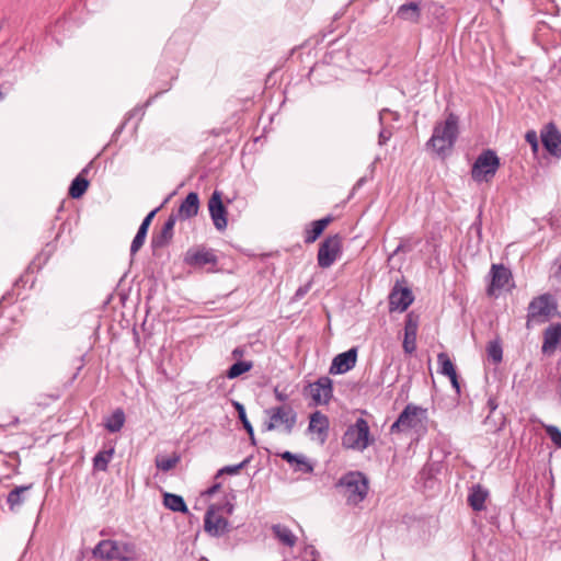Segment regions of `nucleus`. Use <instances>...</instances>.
<instances>
[{
  "instance_id": "nucleus-40",
  "label": "nucleus",
  "mask_w": 561,
  "mask_h": 561,
  "mask_svg": "<svg viewBox=\"0 0 561 561\" xmlns=\"http://www.w3.org/2000/svg\"><path fill=\"white\" fill-rule=\"evenodd\" d=\"M545 432L551 442L558 447L561 448V431L556 425H543Z\"/></svg>"
},
{
  "instance_id": "nucleus-22",
  "label": "nucleus",
  "mask_w": 561,
  "mask_h": 561,
  "mask_svg": "<svg viewBox=\"0 0 561 561\" xmlns=\"http://www.w3.org/2000/svg\"><path fill=\"white\" fill-rule=\"evenodd\" d=\"M329 425L328 416L320 411H314L310 415L308 431L317 433L320 442L323 444L329 434Z\"/></svg>"
},
{
  "instance_id": "nucleus-15",
  "label": "nucleus",
  "mask_w": 561,
  "mask_h": 561,
  "mask_svg": "<svg viewBox=\"0 0 561 561\" xmlns=\"http://www.w3.org/2000/svg\"><path fill=\"white\" fill-rule=\"evenodd\" d=\"M311 398L316 404H328L333 397V381L322 376L310 385Z\"/></svg>"
},
{
  "instance_id": "nucleus-8",
  "label": "nucleus",
  "mask_w": 561,
  "mask_h": 561,
  "mask_svg": "<svg viewBox=\"0 0 561 561\" xmlns=\"http://www.w3.org/2000/svg\"><path fill=\"white\" fill-rule=\"evenodd\" d=\"M499 168L500 159L495 151L491 149L483 150L472 165L471 178L476 182H488L495 175Z\"/></svg>"
},
{
  "instance_id": "nucleus-1",
  "label": "nucleus",
  "mask_w": 561,
  "mask_h": 561,
  "mask_svg": "<svg viewBox=\"0 0 561 561\" xmlns=\"http://www.w3.org/2000/svg\"><path fill=\"white\" fill-rule=\"evenodd\" d=\"M459 118L456 114L449 113L444 122H437L434 126L432 137L426 147L437 156L445 157L451 151L459 134Z\"/></svg>"
},
{
  "instance_id": "nucleus-45",
  "label": "nucleus",
  "mask_w": 561,
  "mask_h": 561,
  "mask_svg": "<svg viewBox=\"0 0 561 561\" xmlns=\"http://www.w3.org/2000/svg\"><path fill=\"white\" fill-rule=\"evenodd\" d=\"M312 284H313V280L310 279L308 283L300 286L294 295V300L302 299L307 295V293L311 289Z\"/></svg>"
},
{
  "instance_id": "nucleus-7",
  "label": "nucleus",
  "mask_w": 561,
  "mask_h": 561,
  "mask_svg": "<svg viewBox=\"0 0 561 561\" xmlns=\"http://www.w3.org/2000/svg\"><path fill=\"white\" fill-rule=\"evenodd\" d=\"M558 308L557 299L549 293L539 295L529 302L527 312V327L533 320L545 322L556 316Z\"/></svg>"
},
{
  "instance_id": "nucleus-11",
  "label": "nucleus",
  "mask_w": 561,
  "mask_h": 561,
  "mask_svg": "<svg viewBox=\"0 0 561 561\" xmlns=\"http://www.w3.org/2000/svg\"><path fill=\"white\" fill-rule=\"evenodd\" d=\"M208 210L215 228L224 231L228 225V211L222 203V194L219 191H214L208 201Z\"/></svg>"
},
{
  "instance_id": "nucleus-31",
  "label": "nucleus",
  "mask_w": 561,
  "mask_h": 561,
  "mask_svg": "<svg viewBox=\"0 0 561 561\" xmlns=\"http://www.w3.org/2000/svg\"><path fill=\"white\" fill-rule=\"evenodd\" d=\"M114 451H115L114 447H110L108 449L100 450L93 457V470L94 471H106L108 463L113 458Z\"/></svg>"
},
{
  "instance_id": "nucleus-3",
  "label": "nucleus",
  "mask_w": 561,
  "mask_h": 561,
  "mask_svg": "<svg viewBox=\"0 0 561 561\" xmlns=\"http://www.w3.org/2000/svg\"><path fill=\"white\" fill-rule=\"evenodd\" d=\"M335 486L342 491L348 504L357 505L368 493V479L360 471H350L340 478Z\"/></svg>"
},
{
  "instance_id": "nucleus-21",
  "label": "nucleus",
  "mask_w": 561,
  "mask_h": 561,
  "mask_svg": "<svg viewBox=\"0 0 561 561\" xmlns=\"http://www.w3.org/2000/svg\"><path fill=\"white\" fill-rule=\"evenodd\" d=\"M333 221V217L328 215L318 220L311 221L305 229V243L310 244L313 243L318 238H320L325 230V228Z\"/></svg>"
},
{
  "instance_id": "nucleus-55",
  "label": "nucleus",
  "mask_w": 561,
  "mask_h": 561,
  "mask_svg": "<svg viewBox=\"0 0 561 561\" xmlns=\"http://www.w3.org/2000/svg\"><path fill=\"white\" fill-rule=\"evenodd\" d=\"M386 112H389V110L383 108V110L379 113V121H380V123H382L383 113H386Z\"/></svg>"
},
{
  "instance_id": "nucleus-59",
  "label": "nucleus",
  "mask_w": 561,
  "mask_h": 561,
  "mask_svg": "<svg viewBox=\"0 0 561 561\" xmlns=\"http://www.w3.org/2000/svg\"><path fill=\"white\" fill-rule=\"evenodd\" d=\"M4 98V93L2 91H0V100H2Z\"/></svg>"
},
{
  "instance_id": "nucleus-10",
  "label": "nucleus",
  "mask_w": 561,
  "mask_h": 561,
  "mask_svg": "<svg viewBox=\"0 0 561 561\" xmlns=\"http://www.w3.org/2000/svg\"><path fill=\"white\" fill-rule=\"evenodd\" d=\"M343 238L340 233L328 236L320 244L318 250V265L321 268L330 267L337 256L342 253Z\"/></svg>"
},
{
  "instance_id": "nucleus-41",
  "label": "nucleus",
  "mask_w": 561,
  "mask_h": 561,
  "mask_svg": "<svg viewBox=\"0 0 561 561\" xmlns=\"http://www.w3.org/2000/svg\"><path fill=\"white\" fill-rule=\"evenodd\" d=\"M162 206H163V204L147 214V216L142 219V221H141L139 228H138V232L144 233V234L147 236L149 227H150V225L152 222V219L154 218L156 214L160 210V208Z\"/></svg>"
},
{
  "instance_id": "nucleus-16",
  "label": "nucleus",
  "mask_w": 561,
  "mask_h": 561,
  "mask_svg": "<svg viewBox=\"0 0 561 561\" xmlns=\"http://www.w3.org/2000/svg\"><path fill=\"white\" fill-rule=\"evenodd\" d=\"M541 142L551 156H561V133L554 123L550 122L545 126L541 131Z\"/></svg>"
},
{
  "instance_id": "nucleus-17",
  "label": "nucleus",
  "mask_w": 561,
  "mask_h": 561,
  "mask_svg": "<svg viewBox=\"0 0 561 561\" xmlns=\"http://www.w3.org/2000/svg\"><path fill=\"white\" fill-rule=\"evenodd\" d=\"M178 219H175V214L172 211L168 219L164 221L161 230L157 233H153L151 237V248L153 252L158 249H163L168 247L173 239V230Z\"/></svg>"
},
{
  "instance_id": "nucleus-37",
  "label": "nucleus",
  "mask_w": 561,
  "mask_h": 561,
  "mask_svg": "<svg viewBox=\"0 0 561 561\" xmlns=\"http://www.w3.org/2000/svg\"><path fill=\"white\" fill-rule=\"evenodd\" d=\"M252 460V456L247 457L244 460H242L238 465L233 466H225L221 469L217 471L216 478L222 476V474H237L239 473L243 468H245Z\"/></svg>"
},
{
  "instance_id": "nucleus-48",
  "label": "nucleus",
  "mask_w": 561,
  "mask_h": 561,
  "mask_svg": "<svg viewBox=\"0 0 561 561\" xmlns=\"http://www.w3.org/2000/svg\"><path fill=\"white\" fill-rule=\"evenodd\" d=\"M274 396L279 402H285L288 399V396L285 392L279 391L277 387L274 388Z\"/></svg>"
},
{
  "instance_id": "nucleus-60",
  "label": "nucleus",
  "mask_w": 561,
  "mask_h": 561,
  "mask_svg": "<svg viewBox=\"0 0 561 561\" xmlns=\"http://www.w3.org/2000/svg\"><path fill=\"white\" fill-rule=\"evenodd\" d=\"M556 316H558V317H560V318H561V311H558V310H557Z\"/></svg>"
},
{
  "instance_id": "nucleus-19",
  "label": "nucleus",
  "mask_w": 561,
  "mask_h": 561,
  "mask_svg": "<svg viewBox=\"0 0 561 561\" xmlns=\"http://www.w3.org/2000/svg\"><path fill=\"white\" fill-rule=\"evenodd\" d=\"M199 210V196L196 192H190L186 197L181 202L176 213L175 219L188 220L195 217Z\"/></svg>"
},
{
  "instance_id": "nucleus-42",
  "label": "nucleus",
  "mask_w": 561,
  "mask_h": 561,
  "mask_svg": "<svg viewBox=\"0 0 561 561\" xmlns=\"http://www.w3.org/2000/svg\"><path fill=\"white\" fill-rule=\"evenodd\" d=\"M402 347L407 354H413L416 350V335H410L404 333Z\"/></svg>"
},
{
  "instance_id": "nucleus-51",
  "label": "nucleus",
  "mask_w": 561,
  "mask_h": 561,
  "mask_svg": "<svg viewBox=\"0 0 561 561\" xmlns=\"http://www.w3.org/2000/svg\"><path fill=\"white\" fill-rule=\"evenodd\" d=\"M222 508L226 511L227 514H231L233 511V504L227 502L221 507H218L217 510Z\"/></svg>"
},
{
  "instance_id": "nucleus-34",
  "label": "nucleus",
  "mask_w": 561,
  "mask_h": 561,
  "mask_svg": "<svg viewBox=\"0 0 561 561\" xmlns=\"http://www.w3.org/2000/svg\"><path fill=\"white\" fill-rule=\"evenodd\" d=\"M253 363L248 360H238L233 363L226 371V377L229 379L238 378L239 376L252 369Z\"/></svg>"
},
{
  "instance_id": "nucleus-44",
  "label": "nucleus",
  "mask_w": 561,
  "mask_h": 561,
  "mask_svg": "<svg viewBox=\"0 0 561 561\" xmlns=\"http://www.w3.org/2000/svg\"><path fill=\"white\" fill-rule=\"evenodd\" d=\"M526 141L530 145L534 152H537L539 149L538 136L535 130H528L525 135Z\"/></svg>"
},
{
  "instance_id": "nucleus-43",
  "label": "nucleus",
  "mask_w": 561,
  "mask_h": 561,
  "mask_svg": "<svg viewBox=\"0 0 561 561\" xmlns=\"http://www.w3.org/2000/svg\"><path fill=\"white\" fill-rule=\"evenodd\" d=\"M146 237H147L146 234L137 231V233L131 242V245H130V255L131 256H134L140 250V248L144 245Z\"/></svg>"
},
{
  "instance_id": "nucleus-38",
  "label": "nucleus",
  "mask_w": 561,
  "mask_h": 561,
  "mask_svg": "<svg viewBox=\"0 0 561 561\" xmlns=\"http://www.w3.org/2000/svg\"><path fill=\"white\" fill-rule=\"evenodd\" d=\"M419 328V316L414 312H410L405 317L404 321V333L410 335H416Z\"/></svg>"
},
{
  "instance_id": "nucleus-33",
  "label": "nucleus",
  "mask_w": 561,
  "mask_h": 561,
  "mask_svg": "<svg viewBox=\"0 0 561 561\" xmlns=\"http://www.w3.org/2000/svg\"><path fill=\"white\" fill-rule=\"evenodd\" d=\"M180 460L181 456L178 453H173L170 457L162 455L156 456L154 463L159 470L167 472L173 469L180 462Z\"/></svg>"
},
{
  "instance_id": "nucleus-32",
  "label": "nucleus",
  "mask_w": 561,
  "mask_h": 561,
  "mask_svg": "<svg viewBox=\"0 0 561 561\" xmlns=\"http://www.w3.org/2000/svg\"><path fill=\"white\" fill-rule=\"evenodd\" d=\"M125 423V413L122 409L115 410L111 416L106 419L104 424L105 428L111 433H116L122 430Z\"/></svg>"
},
{
  "instance_id": "nucleus-49",
  "label": "nucleus",
  "mask_w": 561,
  "mask_h": 561,
  "mask_svg": "<svg viewBox=\"0 0 561 561\" xmlns=\"http://www.w3.org/2000/svg\"><path fill=\"white\" fill-rule=\"evenodd\" d=\"M221 488V483H215L210 488H208L205 492L206 495H214L217 493Z\"/></svg>"
},
{
  "instance_id": "nucleus-6",
  "label": "nucleus",
  "mask_w": 561,
  "mask_h": 561,
  "mask_svg": "<svg viewBox=\"0 0 561 561\" xmlns=\"http://www.w3.org/2000/svg\"><path fill=\"white\" fill-rule=\"evenodd\" d=\"M183 262L193 268H205L207 272H216L218 265V256L214 249L204 244L190 248L184 255Z\"/></svg>"
},
{
  "instance_id": "nucleus-58",
  "label": "nucleus",
  "mask_w": 561,
  "mask_h": 561,
  "mask_svg": "<svg viewBox=\"0 0 561 561\" xmlns=\"http://www.w3.org/2000/svg\"><path fill=\"white\" fill-rule=\"evenodd\" d=\"M401 245L397 247V249L394 250L393 254L398 253L400 250H401Z\"/></svg>"
},
{
  "instance_id": "nucleus-53",
  "label": "nucleus",
  "mask_w": 561,
  "mask_h": 561,
  "mask_svg": "<svg viewBox=\"0 0 561 561\" xmlns=\"http://www.w3.org/2000/svg\"><path fill=\"white\" fill-rule=\"evenodd\" d=\"M20 423V419L19 417H13L12 421L8 422L5 425L7 426H15Z\"/></svg>"
},
{
  "instance_id": "nucleus-14",
  "label": "nucleus",
  "mask_w": 561,
  "mask_h": 561,
  "mask_svg": "<svg viewBox=\"0 0 561 561\" xmlns=\"http://www.w3.org/2000/svg\"><path fill=\"white\" fill-rule=\"evenodd\" d=\"M490 277L491 280L486 288V295L493 297L495 296V290L503 289L510 279H512V272L503 264H492Z\"/></svg>"
},
{
  "instance_id": "nucleus-13",
  "label": "nucleus",
  "mask_w": 561,
  "mask_h": 561,
  "mask_svg": "<svg viewBox=\"0 0 561 561\" xmlns=\"http://www.w3.org/2000/svg\"><path fill=\"white\" fill-rule=\"evenodd\" d=\"M217 507L215 505H209L205 518H204V529L211 536L219 537L226 533L230 531L229 522L227 518L222 516H215Z\"/></svg>"
},
{
  "instance_id": "nucleus-25",
  "label": "nucleus",
  "mask_w": 561,
  "mask_h": 561,
  "mask_svg": "<svg viewBox=\"0 0 561 561\" xmlns=\"http://www.w3.org/2000/svg\"><path fill=\"white\" fill-rule=\"evenodd\" d=\"M396 16L402 21L419 23L421 19V7L419 2H408L400 5Z\"/></svg>"
},
{
  "instance_id": "nucleus-5",
  "label": "nucleus",
  "mask_w": 561,
  "mask_h": 561,
  "mask_svg": "<svg viewBox=\"0 0 561 561\" xmlns=\"http://www.w3.org/2000/svg\"><path fill=\"white\" fill-rule=\"evenodd\" d=\"M427 419V410L409 403L399 414L398 419L390 426V433H402L408 430L425 428V421Z\"/></svg>"
},
{
  "instance_id": "nucleus-24",
  "label": "nucleus",
  "mask_w": 561,
  "mask_h": 561,
  "mask_svg": "<svg viewBox=\"0 0 561 561\" xmlns=\"http://www.w3.org/2000/svg\"><path fill=\"white\" fill-rule=\"evenodd\" d=\"M278 456L288 462L296 472L311 473L313 471L312 465L301 455H296L286 450L278 454Z\"/></svg>"
},
{
  "instance_id": "nucleus-2",
  "label": "nucleus",
  "mask_w": 561,
  "mask_h": 561,
  "mask_svg": "<svg viewBox=\"0 0 561 561\" xmlns=\"http://www.w3.org/2000/svg\"><path fill=\"white\" fill-rule=\"evenodd\" d=\"M93 556L107 561H134L138 559L139 553L133 542L105 539L93 549Z\"/></svg>"
},
{
  "instance_id": "nucleus-18",
  "label": "nucleus",
  "mask_w": 561,
  "mask_h": 561,
  "mask_svg": "<svg viewBox=\"0 0 561 561\" xmlns=\"http://www.w3.org/2000/svg\"><path fill=\"white\" fill-rule=\"evenodd\" d=\"M357 362V347H352L346 352L337 354L330 366L329 373L332 375L344 374L355 367Z\"/></svg>"
},
{
  "instance_id": "nucleus-12",
  "label": "nucleus",
  "mask_w": 561,
  "mask_h": 561,
  "mask_svg": "<svg viewBox=\"0 0 561 561\" xmlns=\"http://www.w3.org/2000/svg\"><path fill=\"white\" fill-rule=\"evenodd\" d=\"M389 311H405L413 302L414 296L412 290L409 287L401 286V283L398 280L392 287L389 294Z\"/></svg>"
},
{
  "instance_id": "nucleus-23",
  "label": "nucleus",
  "mask_w": 561,
  "mask_h": 561,
  "mask_svg": "<svg viewBox=\"0 0 561 561\" xmlns=\"http://www.w3.org/2000/svg\"><path fill=\"white\" fill-rule=\"evenodd\" d=\"M489 496V491L481 484H473L468 494V504L474 512H481L485 508V501Z\"/></svg>"
},
{
  "instance_id": "nucleus-47",
  "label": "nucleus",
  "mask_w": 561,
  "mask_h": 561,
  "mask_svg": "<svg viewBox=\"0 0 561 561\" xmlns=\"http://www.w3.org/2000/svg\"><path fill=\"white\" fill-rule=\"evenodd\" d=\"M451 382L453 388L455 389L456 393L460 394V383H459V377L458 374L455 373L454 375L447 376Z\"/></svg>"
},
{
  "instance_id": "nucleus-50",
  "label": "nucleus",
  "mask_w": 561,
  "mask_h": 561,
  "mask_svg": "<svg viewBox=\"0 0 561 561\" xmlns=\"http://www.w3.org/2000/svg\"><path fill=\"white\" fill-rule=\"evenodd\" d=\"M244 354V350L242 347H236L233 351H232V356L234 358H238V357H242Z\"/></svg>"
},
{
  "instance_id": "nucleus-39",
  "label": "nucleus",
  "mask_w": 561,
  "mask_h": 561,
  "mask_svg": "<svg viewBox=\"0 0 561 561\" xmlns=\"http://www.w3.org/2000/svg\"><path fill=\"white\" fill-rule=\"evenodd\" d=\"M232 405H233V408L236 409V411L238 413V419L242 423L243 428L245 431H250L251 428H253L252 424L250 423V421L247 417L244 405L242 403L238 402V401H233Z\"/></svg>"
},
{
  "instance_id": "nucleus-46",
  "label": "nucleus",
  "mask_w": 561,
  "mask_h": 561,
  "mask_svg": "<svg viewBox=\"0 0 561 561\" xmlns=\"http://www.w3.org/2000/svg\"><path fill=\"white\" fill-rule=\"evenodd\" d=\"M392 133L389 129L382 128L378 135L379 145H385L391 137Z\"/></svg>"
},
{
  "instance_id": "nucleus-29",
  "label": "nucleus",
  "mask_w": 561,
  "mask_h": 561,
  "mask_svg": "<svg viewBox=\"0 0 561 561\" xmlns=\"http://www.w3.org/2000/svg\"><path fill=\"white\" fill-rule=\"evenodd\" d=\"M32 488V484L15 486L7 496V503L11 512H15L25 501V492Z\"/></svg>"
},
{
  "instance_id": "nucleus-9",
  "label": "nucleus",
  "mask_w": 561,
  "mask_h": 561,
  "mask_svg": "<svg viewBox=\"0 0 561 561\" xmlns=\"http://www.w3.org/2000/svg\"><path fill=\"white\" fill-rule=\"evenodd\" d=\"M270 420L264 423L266 431H273L279 423L284 424L287 434H290L297 422V413L290 405L273 407L266 410Z\"/></svg>"
},
{
  "instance_id": "nucleus-26",
  "label": "nucleus",
  "mask_w": 561,
  "mask_h": 561,
  "mask_svg": "<svg viewBox=\"0 0 561 561\" xmlns=\"http://www.w3.org/2000/svg\"><path fill=\"white\" fill-rule=\"evenodd\" d=\"M88 173V168L82 169V171L72 180L68 195L73 199L81 198L89 187V181L85 178Z\"/></svg>"
},
{
  "instance_id": "nucleus-30",
  "label": "nucleus",
  "mask_w": 561,
  "mask_h": 561,
  "mask_svg": "<svg viewBox=\"0 0 561 561\" xmlns=\"http://www.w3.org/2000/svg\"><path fill=\"white\" fill-rule=\"evenodd\" d=\"M272 531L274 537L280 541L283 545L293 548L297 542V537L291 533V530L284 525L276 524L272 526Z\"/></svg>"
},
{
  "instance_id": "nucleus-36",
  "label": "nucleus",
  "mask_w": 561,
  "mask_h": 561,
  "mask_svg": "<svg viewBox=\"0 0 561 561\" xmlns=\"http://www.w3.org/2000/svg\"><path fill=\"white\" fill-rule=\"evenodd\" d=\"M489 358L494 363L499 364L503 359V348L500 341H491L486 347Z\"/></svg>"
},
{
  "instance_id": "nucleus-27",
  "label": "nucleus",
  "mask_w": 561,
  "mask_h": 561,
  "mask_svg": "<svg viewBox=\"0 0 561 561\" xmlns=\"http://www.w3.org/2000/svg\"><path fill=\"white\" fill-rule=\"evenodd\" d=\"M162 503L168 510L172 512L188 514L187 505L183 496L179 494L164 492Z\"/></svg>"
},
{
  "instance_id": "nucleus-52",
  "label": "nucleus",
  "mask_w": 561,
  "mask_h": 561,
  "mask_svg": "<svg viewBox=\"0 0 561 561\" xmlns=\"http://www.w3.org/2000/svg\"><path fill=\"white\" fill-rule=\"evenodd\" d=\"M249 435V438H250V442H251V445L255 446L256 445V438L254 436V430L251 428L250 431H245Z\"/></svg>"
},
{
  "instance_id": "nucleus-20",
  "label": "nucleus",
  "mask_w": 561,
  "mask_h": 561,
  "mask_svg": "<svg viewBox=\"0 0 561 561\" xmlns=\"http://www.w3.org/2000/svg\"><path fill=\"white\" fill-rule=\"evenodd\" d=\"M561 345V323L549 325L543 331V343L541 351L546 355H551Z\"/></svg>"
},
{
  "instance_id": "nucleus-57",
  "label": "nucleus",
  "mask_w": 561,
  "mask_h": 561,
  "mask_svg": "<svg viewBox=\"0 0 561 561\" xmlns=\"http://www.w3.org/2000/svg\"><path fill=\"white\" fill-rule=\"evenodd\" d=\"M160 94H161V92L156 93L152 98H150V99L148 100L147 104H149V103L151 102V100H152V99H154V98L159 96Z\"/></svg>"
},
{
  "instance_id": "nucleus-28",
  "label": "nucleus",
  "mask_w": 561,
  "mask_h": 561,
  "mask_svg": "<svg viewBox=\"0 0 561 561\" xmlns=\"http://www.w3.org/2000/svg\"><path fill=\"white\" fill-rule=\"evenodd\" d=\"M499 407L497 400L495 397H490L486 402V409L489 410V414L485 416L484 423L490 424L494 423V431H501L505 425V417L502 413L499 414V417H495V412Z\"/></svg>"
},
{
  "instance_id": "nucleus-4",
  "label": "nucleus",
  "mask_w": 561,
  "mask_h": 561,
  "mask_svg": "<svg viewBox=\"0 0 561 561\" xmlns=\"http://www.w3.org/2000/svg\"><path fill=\"white\" fill-rule=\"evenodd\" d=\"M375 443V437L370 434L368 422L358 417L354 424L347 426L342 436V447L356 451H364Z\"/></svg>"
},
{
  "instance_id": "nucleus-35",
  "label": "nucleus",
  "mask_w": 561,
  "mask_h": 561,
  "mask_svg": "<svg viewBox=\"0 0 561 561\" xmlns=\"http://www.w3.org/2000/svg\"><path fill=\"white\" fill-rule=\"evenodd\" d=\"M437 363L439 374L447 377L449 375H454L455 373H457L456 367L447 353H439L437 355Z\"/></svg>"
},
{
  "instance_id": "nucleus-56",
  "label": "nucleus",
  "mask_w": 561,
  "mask_h": 561,
  "mask_svg": "<svg viewBox=\"0 0 561 561\" xmlns=\"http://www.w3.org/2000/svg\"><path fill=\"white\" fill-rule=\"evenodd\" d=\"M434 8H435V11H434L435 14H439V12H442L444 9L443 7H437V5H434Z\"/></svg>"
},
{
  "instance_id": "nucleus-54",
  "label": "nucleus",
  "mask_w": 561,
  "mask_h": 561,
  "mask_svg": "<svg viewBox=\"0 0 561 561\" xmlns=\"http://www.w3.org/2000/svg\"><path fill=\"white\" fill-rule=\"evenodd\" d=\"M554 276L558 278V279H561V262H560V265L554 274Z\"/></svg>"
}]
</instances>
